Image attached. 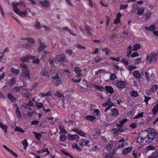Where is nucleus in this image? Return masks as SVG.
Returning a JSON list of instances; mask_svg holds the SVG:
<instances>
[{
    "label": "nucleus",
    "instance_id": "nucleus-1",
    "mask_svg": "<svg viewBox=\"0 0 158 158\" xmlns=\"http://www.w3.org/2000/svg\"><path fill=\"white\" fill-rule=\"evenodd\" d=\"M141 134L145 138L146 136V141L147 143L150 142L158 136V134L154 129H148V130L143 131Z\"/></svg>",
    "mask_w": 158,
    "mask_h": 158
},
{
    "label": "nucleus",
    "instance_id": "nucleus-2",
    "mask_svg": "<svg viewBox=\"0 0 158 158\" xmlns=\"http://www.w3.org/2000/svg\"><path fill=\"white\" fill-rule=\"evenodd\" d=\"M126 84L127 82L126 81H118L116 82L115 85L120 90H121L125 88Z\"/></svg>",
    "mask_w": 158,
    "mask_h": 158
},
{
    "label": "nucleus",
    "instance_id": "nucleus-3",
    "mask_svg": "<svg viewBox=\"0 0 158 158\" xmlns=\"http://www.w3.org/2000/svg\"><path fill=\"white\" fill-rule=\"evenodd\" d=\"M35 56H32L30 55L26 56H23L19 59V60L23 62H27L29 59H32L35 58Z\"/></svg>",
    "mask_w": 158,
    "mask_h": 158
},
{
    "label": "nucleus",
    "instance_id": "nucleus-4",
    "mask_svg": "<svg viewBox=\"0 0 158 158\" xmlns=\"http://www.w3.org/2000/svg\"><path fill=\"white\" fill-rule=\"evenodd\" d=\"M154 54L152 52L149 55H147L146 58V60L149 63H151L153 61L156 62L157 59L154 56Z\"/></svg>",
    "mask_w": 158,
    "mask_h": 158
},
{
    "label": "nucleus",
    "instance_id": "nucleus-5",
    "mask_svg": "<svg viewBox=\"0 0 158 158\" xmlns=\"http://www.w3.org/2000/svg\"><path fill=\"white\" fill-rule=\"evenodd\" d=\"M21 74L22 76L24 77L27 78L28 80H30L31 77L30 73L28 69L24 70H22Z\"/></svg>",
    "mask_w": 158,
    "mask_h": 158
},
{
    "label": "nucleus",
    "instance_id": "nucleus-6",
    "mask_svg": "<svg viewBox=\"0 0 158 158\" xmlns=\"http://www.w3.org/2000/svg\"><path fill=\"white\" fill-rule=\"evenodd\" d=\"M56 58L58 59V62L62 63H64L66 60L65 55L63 54L57 55L56 56Z\"/></svg>",
    "mask_w": 158,
    "mask_h": 158
},
{
    "label": "nucleus",
    "instance_id": "nucleus-7",
    "mask_svg": "<svg viewBox=\"0 0 158 158\" xmlns=\"http://www.w3.org/2000/svg\"><path fill=\"white\" fill-rule=\"evenodd\" d=\"M143 137L140 136L138 137L137 139V144L136 145L138 146L139 148H140L142 147V143L143 142L144 139H146V136L144 138L143 136H142Z\"/></svg>",
    "mask_w": 158,
    "mask_h": 158
},
{
    "label": "nucleus",
    "instance_id": "nucleus-8",
    "mask_svg": "<svg viewBox=\"0 0 158 158\" xmlns=\"http://www.w3.org/2000/svg\"><path fill=\"white\" fill-rule=\"evenodd\" d=\"M68 138L70 140H75L77 142H78V139H79V136L77 135L69 134Z\"/></svg>",
    "mask_w": 158,
    "mask_h": 158
},
{
    "label": "nucleus",
    "instance_id": "nucleus-9",
    "mask_svg": "<svg viewBox=\"0 0 158 158\" xmlns=\"http://www.w3.org/2000/svg\"><path fill=\"white\" fill-rule=\"evenodd\" d=\"M40 4L42 6L45 7H48L49 5V0H44V1L40 0Z\"/></svg>",
    "mask_w": 158,
    "mask_h": 158
},
{
    "label": "nucleus",
    "instance_id": "nucleus-10",
    "mask_svg": "<svg viewBox=\"0 0 158 158\" xmlns=\"http://www.w3.org/2000/svg\"><path fill=\"white\" fill-rule=\"evenodd\" d=\"M82 141H80L79 144L81 147H83L84 146H89L88 145L89 143V140L85 139H82Z\"/></svg>",
    "mask_w": 158,
    "mask_h": 158
},
{
    "label": "nucleus",
    "instance_id": "nucleus-11",
    "mask_svg": "<svg viewBox=\"0 0 158 158\" xmlns=\"http://www.w3.org/2000/svg\"><path fill=\"white\" fill-rule=\"evenodd\" d=\"M74 71L75 73L76 74V77H78L81 76L82 75L81 73V70L80 69V68L78 67H75Z\"/></svg>",
    "mask_w": 158,
    "mask_h": 158
},
{
    "label": "nucleus",
    "instance_id": "nucleus-12",
    "mask_svg": "<svg viewBox=\"0 0 158 158\" xmlns=\"http://www.w3.org/2000/svg\"><path fill=\"white\" fill-rule=\"evenodd\" d=\"M47 46H46L44 43L41 42V40H40V46L38 48V52H40L43 51Z\"/></svg>",
    "mask_w": 158,
    "mask_h": 158
},
{
    "label": "nucleus",
    "instance_id": "nucleus-13",
    "mask_svg": "<svg viewBox=\"0 0 158 158\" xmlns=\"http://www.w3.org/2000/svg\"><path fill=\"white\" fill-rule=\"evenodd\" d=\"M110 113L112 116L115 117L118 116L119 115L118 111L115 108L111 109Z\"/></svg>",
    "mask_w": 158,
    "mask_h": 158
},
{
    "label": "nucleus",
    "instance_id": "nucleus-14",
    "mask_svg": "<svg viewBox=\"0 0 158 158\" xmlns=\"http://www.w3.org/2000/svg\"><path fill=\"white\" fill-rule=\"evenodd\" d=\"M132 149V147H128L125 148L122 152V154L123 155H125L129 153Z\"/></svg>",
    "mask_w": 158,
    "mask_h": 158
},
{
    "label": "nucleus",
    "instance_id": "nucleus-15",
    "mask_svg": "<svg viewBox=\"0 0 158 158\" xmlns=\"http://www.w3.org/2000/svg\"><path fill=\"white\" fill-rule=\"evenodd\" d=\"M144 28L146 31H153L156 29V27L154 24L152 25L149 27L146 26Z\"/></svg>",
    "mask_w": 158,
    "mask_h": 158
},
{
    "label": "nucleus",
    "instance_id": "nucleus-16",
    "mask_svg": "<svg viewBox=\"0 0 158 158\" xmlns=\"http://www.w3.org/2000/svg\"><path fill=\"white\" fill-rule=\"evenodd\" d=\"M105 89L107 92L111 94H112L114 91V90L113 88L110 86H105Z\"/></svg>",
    "mask_w": 158,
    "mask_h": 158
},
{
    "label": "nucleus",
    "instance_id": "nucleus-17",
    "mask_svg": "<svg viewBox=\"0 0 158 158\" xmlns=\"http://www.w3.org/2000/svg\"><path fill=\"white\" fill-rule=\"evenodd\" d=\"M134 77L136 78L139 79L141 77V75L138 70H135L133 72Z\"/></svg>",
    "mask_w": 158,
    "mask_h": 158
},
{
    "label": "nucleus",
    "instance_id": "nucleus-18",
    "mask_svg": "<svg viewBox=\"0 0 158 158\" xmlns=\"http://www.w3.org/2000/svg\"><path fill=\"white\" fill-rule=\"evenodd\" d=\"M7 97L12 102H15L16 101V98L14 97L11 93L7 95Z\"/></svg>",
    "mask_w": 158,
    "mask_h": 158
},
{
    "label": "nucleus",
    "instance_id": "nucleus-19",
    "mask_svg": "<svg viewBox=\"0 0 158 158\" xmlns=\"http://www.w3.org/2000/svg\"><path fill=\"white\" fill-rule=\"evenodd\" d=\"M14 5L16 7H17V6H25V5L24 4V2L23 1H20L19 2H17L16 3H15L14 2H12L11 3V5L13 6V5Z\"/></svg>",
    "mask_w": 158,
    "mask_h": 158
},
{
    "label": "nucleus",
    "instance_id": "nucleus-20",
    "mask_svg": "<svg viewBox=\"0 0 158 158\" xmlns=\"http://www.w3.org/2000/svg\"><path fill=\"white\" fill-rule=\"evenodd\" d=\"M10 71L14 75L17 76L20 73V70L19 69H16L14 68H12L11 69Z\"/></svg>",
    "mask_w": 158,
    "mask_h": 158
},
{
    "label": "nucleus",
    "instance_id": "nucleus-21",
    "mask_svg": "<svg viewBox=\"0 0 158 158\" xmlns=\"http://www.w3.org/2000/svg\"><path fill=\"white\" fill-rule=\"evenodd\" d=\"M85 119L87 120L93 121L96 119V117L94 116L88 115L85 117Z\"/></svg>",
    "mask_w": 158,
    "mask_h": 158
},
{
    "label": "nucleus",
    "instance_id": "nucleus-22",
    "mask_svg": "<svg viewBox=\"0 0 158 158\" xmlns=\"http://www.w3.org/2000/svg\"><path fill=\"white\" fill-rule=\"evenodd\" d=\"M22 40H27L28 43H30L31 44H33L35 42V41L33 38L30 37H28L25 38H21Z\"/></svg>",
    "mask_w": 158,
    "mask_h": 158
},
{
    "label": "nucleus",
    "instance_id": "nucleus-23",
    "mask_svg": "<svg viewBox=\"0 0 158 158\" xmlns=\"http://www.w3.org/2000/svg\"><path fill=\"white\" fill-rule=\"evenodd\" d=\"M73 131H75L77 134L81 136L84 137L85 136V134L83 131L78 130V129H74Z\"/></svg>",
    "mask_w": 158,
    "mask_h": 158
},
{
    "label": "nucleus",
    "instance_id": "nucleus-24",
    "mask_svg": "<svg viewBox=\"0 0 158 158\" xmlns=\"http://www.w3.org/2000/svg\"><path fill=\"white\" fill-rule=\"evenodd\" d=\"M137 14L139 15H141L143 14L144 9L143 7H139L137 8Z\"/></svg>",
    "mask_w": 158,
    "mask_h": 158
},
{
    "label": "nucleus",
    "instance_id": "nucleus-25",
    "mask_svg": "<svg viewBox=\"0 0 158 158\" xmlns=\"http://www.w3.org/2000/svg\"><path fill=\"white\" fill-rule=\"evenodd\" d=\"M15 111L17 116L19 118H21L22 117V114L19 107L16 108Z\"/></svg>",
    "mask_w": 158,
    "mask_h": 158
},
{
    "label": "nucleus",
    "instance_id": "nucleus-26",
    "mask_svg": "<svg viewBox=\"0 0 158 158\" xmlns=\"http://www.w3.org/2000/svg\"><path fill=\"white\" fill-rule=\"evenodd\" d=\"M127 56L128 57H129L131 55L132 52V47L131 45H130L128 47L127 49Z\"/></svg>",
    "mask_w": 158,
    "mask_h": 158
},
{
    "label": "nucleus",
    "instance_id": "nucleus-27",
    "mask_svg": "<svg viewBox=\"0 0 158 158\" xmlns=\"http://www.w3.org/2000/svg\"><path fill=\"white\" fill-rule=\"evenodd\" d=\"M35 104L36 107L38 109H40V108L43 109L44 108L43 104L42 102H35Z\"/></svg>",
    "mask_w": 158,
    "mask_h": 158
},
{
    "label": "nucleus",
    "instance_id": "nucleus-28",
    "mask_svg": "<svg viewBox=\"0 0 158 158\" xmlns=\"http://www.w3.org/2000/svg\"><path fill=\"white\" fill-rule=\"evenodd\" d=\"M21 143L23 144V148L24 150H26L27 149V147L28 145V143L26 139H24L23 140Z\"/></svg>",
    "mask_w": 158,
    "mask_h": 158
},
{
    "label": "nucleus",
    "instance_id": "nucleus-29",
    "mask_svg": "<svg viewBox=\"0 0 158 158\" xmlns=\"http://www.w3.org/2000/svg\"><path fill=\"white\" fill-rule=\"evenodd\" d=\"M16 79V77H15L12 78L10 81V82L9 84V86H11L13 85L15 83Z\"/></svg>",
    "mask_w": 158,
    "mask_h": 158
},
{
    "label": "nucleus",
    "instance_id": "nucleus-30",
    "mask_svg": "<svg viewBox=\"0 0 158 158\" xmlns=\"http://www.w3.org/2000/svg\"><path fill=\"white\" fill-rule=\"evenodd\" d=\"M41 73L42 75L43 76L46 77L48 78L49 77V74L48 71L47 70H43L41 72Z\"/></svg>",
    "mask_w": 158,
    "mask_h": 158
},
{
    "label": "nucleus",
    "instance_id": "nucleus-31",
    "mask_svg": "<svg viewBox=\"0 0 158 158\" xmlns=\"http://www.w3.org/2000/svg\"><path fill=\"white\" fill-rule=\"evenodd\" d=\"M85 30L88 35H92L91 28L88 26L85 27Z\"/></svg>",
    "mask_w": 158,
    "mask_h": 158
},
{
    "label": "nucleus",
    "instance_id": "nucleus-32",
    "mask_svg": "<svg viewBox=\"0 0 158 158\" xmlns=\"http://www.w3.org/2000/svg\"><path fill=\"white\" fill-rule=\"evenodd\" d=\"M130 94L131 96L134 97H136L139 95V94L137 91L135 90L131 91Z\"/></svg>",
    "mask_w": 158,
    "mask_h": 158
},
{
    "label": "nucleus",
    "instance_id": "nucleus-33",
    "mask_svg": "<svg viewBox=\"0 0 158 158\" xmlns=\"http://www.w3.org/2000/svg\"><path fill=\"white\" fill-rule=\"evenodd\" d=\"M93 87L95 89H98V90L102 92L104 91V89L102 86H100L96 85H94Z\"/></svg>",
    "mask_w": 158,
    "mask_h": 158
},
{
    "label": "nucleus",
    "instance_id": "nucleus-34",
    "mask_svg": "<svg viewBox=\"0 0 158 158\" xmlns=\"http://www.w3.org/2000/svg\"><path fill=\"white\" fill-rule=\"evenodd\" d=\"M33 133L34 135L35 138L39 140H40V138L42 136L41 135L40 133L33 131Z\"/></svg>",
    "mask_w": 158,
    "mask_h": 158
},
{
    "label": "nucleus",
    "instance_id": "nucleus-35",
    "mask_svg": "<svg viewBox=\"0 0 158 158\" xmlns=\"http://www.w3.org/2000/svg\"><path fill=\"white\" fill-rule=\"evenodd\" d=\"M152 111L153 114H155L158 112V103L152 110Z\"/></svg>",
    "mask_w": 158,
    "mask_h": 158
},
{
    "label": "nucleus",
    "instance_id": "nucleus-36",
    "mask_svg": "<svg viewBox=\"0 0 158 158\" xmlns=\"http://www.w3.org/2000/svg\"><path fill=\"white\" fill-rule=\"evenodd\" d=\"M140 48L141 46L139 44H136L134 45L133 50L134 51H136Z\"/></svg>",
    "mask_w": 158,
    "mask_h": 158
},
{
    "label": "nucleus",
    "instance_id": "nucleus-37",
    "mask_svg": "<svg viewBox=\"0 0 158 158\" xmlns=\"http://www.w3.org/2000/svg\"><path fill=\"white\" fill-rule=\"evenodd\" d=\"M27 13V11L25 10L23 11H20V12L18 15L22 17H26Z\"/></svg>",
    "mask_w": 158,
    "mask_h": 158
},
{
    "label": "nucleus",
    "instance_id": "nucleus-38",
    "mask_svg": "<svg viewBox=\"0 0 158 158\" xmlns=\"http://www.w3.org/2000/svg\"><path fill=\"white\" fill-rule=\"evenodd\" d=\"M13 7V11L16 14L18 15L19 14L20 11L19 9H18L17 7H16L14 5L12 6Z\"/></svg>",
    "mask_w": 158,
    "mask_h": 158
},
{
    "label": "nucleus",
    "instance_id": "nucleus-39",
    "mask_svg": "<svg viewBox=\"0 0 158 158\" xmlns=\"http://www.w3.org/2000/svg\"><path fill=\"white\" fill-rule=\"evenodd\" d=\"M102 52H106L105 54L106 55H108L109 54V53L110 52V50L108 48H104L102 49Z\"/></svg>",
    "mask_w": 158,
    "mask_h": 158
},
{
    "label": "nucleus",
    "instance_id": "nucleus-40",
    "mask_svg": "<svg viewBox=\"0 0 158 158\" xmlns=\"http://www.w3.org/2000/svg\"><path fill=\"white\" fill-rule=\"evenodd\" d=\"M151 157L152 158L158 157V150H156L152 154Z\"/></svg>",
    "mask_w": 158,
    "mask_h": 158
},
{
    "label": "nucleus",
    "instance_id": "nucleus-41",
    "mask_svg": "<svg viewBox=\"0 0 158 158\" xmlns=\"http://www.w3.org/2000/svg\"><path fill=\"white\" fill-rule=\"evenodd\" d=\"M146 149L148 151H153L155 149L154 147L151 145L148 146L146 147Z\"/></svg>",
    "mask_w": 158,
    "mask_h": 158
},
{
    "label": "nucleus",
    "instance_id": "nucleus-42",
    "mask_svg": "<svg viewBox=\"0 0 158 158\" xmlns=\"http://www.w3.org/2000/svg\"><path fill=\"white\" fill-rule=\"evenodd\" d=\"M116 78V76L114 73H112L110 75V80L113 81Z\"/></svg>",
    "mask_w": 158,
    "mask_h": 158
},
{
    "label": "nucleus",
    "instance_id": "nucleus-43",
    "mask_svg": "<svg viewBox=\"0 0 158 158\" xmlns=\"http://www.w3.org/2000/svg\"><path fill=\"white\" fill-rule=\"evenodd\" d=\"M128 69L130 71H131L132 70L137 69L136 66L133 65H129L128 67Z\"/></svg>",
    "mask_w": 158,
    "mask_h": 158
},
{
    "label": "nucleus",
    "instance_id": "nucleus-44",
    "mask_svg": "<svg viewBox=\"0 0 158 158\" xmlns=\"http://www.w3.org/2000/svg\"><path fill=\"white\" fill-rule=\"evenodd\" d=\"M141 62V58H136L135 60V64H139Z\"/></svg>",
    "mask_w": 158,
    "mask_h": 158
},
{
    "label": "nucleus",
    "instance_id": "nucleus-45",
    "mask_svg": "<svg viewBox=\"0 0 158 158\" xmlns=\"http://www.w3.org/2000/svg\"><path fill=\"white\" fill-rule=\"evenodd\" d=\"M128 6V5L127 4L125 5L121 4L120 5V10H124Z\"/></svg>",
    "mask_w": 158,
    "mask_h": 158
},
{
    "label": "nucleus",
    "instance_id": "nucleus-46",
    "mask_svg": "<svg viewBox=\"0 0 158 158\" xmlns=\"http://www.w3.org/2000/svg\"><path fill=\"white\" fill-rule=\"evenodd\" d=\"M60 140L61 141H64L66 139V135H61L60 138Z\"/></svg>",
    "mask_w": 158,
    "mask_h": 158
},
{
    "label": "nucleus",
    "instance_id": "nucleus-47",
    "mask_svg": "<svg viewBox=\"0 0 158 158\" xmlns=\"http://www.w3.org/2000/svg\"><path fill=\"white\" fill-rule=\"evenodd\" d=\"M158 88V87L157 85H153L151 89V90L152 91L151 92H153V91L157 89Z\"/></svg>",
    "mask_w": 158,
    "mask_h": 158
},
{
    "label": "nucleus",
    "instance_id": "nucleus-48",
    "mask_svg": "<svg viewBox=\"0 0 158 158\" xmlns=\"http://www.w3.org/2000/svg\"><path fill=\"white\" fill-rule=\"evenodd\" d=\"M144 102H146V104L147 105H148V102L149 100L151 98L150 97H148L146 96H144Z\"/></svg>",
    "mask_w": 158,
    "mask_h": 158
},
{
    "label": "nucleus",
    "instance_id": "nucleus-49",
    "mask_svg": "<svg viewBox=\"0 0 158 158\" xmlns=\"http://www.w3.org/2000/svg\"><path fill=\"white\" fill-rule=\"evenodd\" d=\"M100 111L98 109H95L94 110V112L92 113L93 114H94L95 115L98 116L99 114Z\"/></svg>",
    "mask_w": 158,
    "mask_h": 158
},
{
    "label": "nucleus",
    "instance_id": "nucleus-50",
    "mask_svg": "<svg viewBox=\"0 0 158 158\" xmlns=\"http://www.w3.org/2000/svg\"><path fill=\"white\" fill-rule=\"evenodd\" d=\"M145 75L146 76V79L147 81H149L150 80V76H149V73L147 72H145Z\"/></svg>",
    "mask_w": 158,
    "mask_h": 158
},
{
    "label": "nucleus",
    "instance_id": "nucleus-51",
    "mask_svg": "<svg viewBox=\"0 0 158 158\" xmlns=\"http://www.w3.org/2000/svg\"><path fill=\"white\" fill-rule=\"evenodd\" d=\"M110 59H111L113 60L119 62L120 61V59L119 57L117 56L116 58H115L114 57H110Z\"/></svg>",
    "mask_w": 158,
    "mask_h": 158
},
{
    "label": "nucleus",
    "instance_id": "nucleus-52",
    "mask_svg": "<svg viewBox=\"0 0 158 158\" xmlns=\"http://www.w3.org/2000/svg\"><path fill=\"white\" fill-rule=\"evenodd\" d=\"M23 47L26 49H29L31 47V45L28 43L25 44L23 45Z\"/></svg>",
    "mask_w": 158,
    "mask_h": 158
},
{
    "label": "nucleus",
    "instance_id": "nucleus-53",
    "mask_svg": "<svg viewBox=\"0 0 158 158\" xmlns=\"http://www.w3.org/2000/svg\"><path fill=\"white\" fill-rule=\"evenodd\" d=\"M62 94V93L59 92L58 90H57L56 91V92L55 94L54 95L59 98H60L61 97Z\"/></svg>",
    "mask_w": 158,
    "mask_h": 158
},
{
    "label": "nucleus",
    "instance_id": "nucleus-54",
    "mask_svg": "<svg viewBox=\"0 0 158 158\" xmlns=\"http://www.w3.org/2000/svg\"><path fill=\"white\" fill-rule=\"evenodd\" d=\"M20 66L21 67H22L23 69H25V70L28 69L27 65L24 63H21L20 64Z\"/></svg>",
    "mask_w": 158,
    "mask_h": 158
},
{
    "label": "nucleus",
    "instance_id": "nucleus-55",
    "mask_svg": "<svg viewBox=\"0 0 158 158\" xmlns=\"http://www.w3.org/2000/svg\"><path fill=\"white\" fill-rule=\"evenodd\" d=\"M139 55V54L137 52H133L131 55V57L133 58L137 57Z\"/></svg>",
    "mask_w": 158,
    "mask_h": 158
},
{
    "label": "nucleus",
    "instance_id": "nucleus-56",
    "mask_svg": "<svg viewBox=\"0 0 158 158\" xmlns=\"http://www.w3.org/2000/svg\"><path fill=\"white\" fill-rule=\"evenodd\" d=\"M67 134L65 129H60V134L61 135H65Z\"/></svg>",
    "mask_w": 158,
    "mask_h": 158
},
{
    "label": "nucleus",
    "instance_id": "nucleus-57",
    "mask_svg": "<svg viewBox=\"0 0 158 158\" xmlns=\"http://www.w3.org/2000/svg\"><path fill=\"white\" fill-rule=\"evenodd\" d=\"M151 14L150 12L147 13L145 14V16L146 20L149 19L151 17Z\"/></svg>",
    "mask_w": 158,
    "mask_h": 158
},
{
    "label": "nucleus",
    "instance_id": "nucleus-58",
    "mask_svg": "<svg viewBox=\"0 0 158 158\" xmlns=\"http://www.w3.org/2000/svg\"><path fill=\"white\" fill-rule=\"evenodd\" d=\"M144 113L143 112H141V113H139L138 115L135 117H134V118L135 119H137L139 117H143V114Z\"/></svg>",
    "mask_w": 158,
    "mask_h": 158
},
{
    "label": "nucleus",
    "instance_id": "nucleus-59",
    "mask_svg": "<svg viewBox=\"0 0 158 158\" xmlns=\"http://www.w3.org/2000/svg\"><path fill=\"white\" fill-rule=\"evenodd\" d=\"M121 62H123L126 65H127L129 64V63L127 60L124 59H122L121 61Z\"/></svg>",
    "mask_w": 158,
    "mask_h": 158
},
{
    "label": "nucleus",
    "instance_id": "nucleus-60",
    "mask_svg": "<svg viewBox=\"0 0 158 158\" xmlns=\"http://www.w3.org/2000/svg\"><path fill=\"white\" fill-rule=\"evenodd\" d=\"M0 127H1V128H8L6 125L4 124L1 122H0Z\"/></svg>",
    "mask_w": 158,
    "mask_h": 158
},
{
    "label": "nucleus",
    "instance_id": "nucleus-61",
    "mask_svg": "<svg viewBox=\"0 0 158 158\" xmlns=\"http://www.w3.org/2000/svg\"><path fill=\"white\" fill-rule=\"evenodd\" d=\"M35 26L36 28L38 29H40L41 27L40 23L39 21H37L36 22V24L35 25Z\"/></svg>",
    "mask_w": 158,
    "mask_h": 158
},
{
    "label": "nucleus",
    "instance_id": "nucleus-62",
    "mask_svg": "<svg viewBox=\"0 0 158 158\" xmlns=\"http://www.w3.org/2000/svg\"><path fill=\"white\" fill-rule=\"evenodd\" d=\"M62 83V81L60 80H57L55 83V85L56 87L59 86Z\"/></svg>",
    "mask_w": 158,
    "mask_h": 158
},
{
    "label": "nucleus",
    "instance_id": "nucleus-63",
    "mask_svg": "<svg viewBox=\"0 0 158 158\" xmlns=\"http://www.w3.org/2000/svg\"><path fill=\"white\" fill-rule=\"evenodd\" d=\"M127 121V118H124L123 119L122 121H120L119 122V123H120L122 126L123 125L124 123H126Z\"/></svg>",
    "mask_w": 158,
    "mask_h": 158
},
{
    "label": "nucleus",
    "instance_id": "nucleus-64",
    "mask_svg": "<svg viewBox=\"0 0 158 158\" xmlns=\"http://www.w3.org/2000/svg\"><path fill=\"white\" fill-rule=\"evenodd\" d=\"M23 87V86L21 87H18V86H15L14 89H15V91L16 92H19L20 91V89Z\"/></svg>",
    "mask_w": 158,
    "mask_h": 158
}]
</instances>
